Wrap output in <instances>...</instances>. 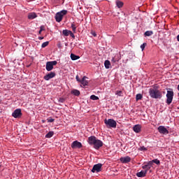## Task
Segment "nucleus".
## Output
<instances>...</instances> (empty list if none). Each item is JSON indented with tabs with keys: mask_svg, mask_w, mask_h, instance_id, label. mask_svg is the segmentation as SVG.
I'll return each mask as SVG.
<instances>
[{
	"mask_svg": "<svg viewBox=\"0 0 179 179\" xmlns=\"http://www.w3.org/2000/svg\"><path fill=\"white\" fill-rule=\"evenodd\" d=\"M87 142L90 145H94V148L99 150L103 145L101 140H99L94 136H91L88 138Z\"/></svg>",
	"mask_w": 179,
	"mask_h": 179,
	"instance_id": "f257e3e1",
	"label": "nucleus"
},
{
	"mask_svg": "<svg viewBox=\"0 0 179 179\" xmlns=\"http://www.w3.org/2000/svg\"><path fill=\"white\" fill-rule=\"evenodd\" d=\"M148 93L152 99H162L163 97L162 92L157 89L150 88Z\"/></svg>",
	"mask_w": 179,
	"mask_h": 179,
	"instance_id": "f03ea898",
	"label": "nucleus"
},
{
	"mask_svg": "<svg viewBox=\"0 0 179 179\" xmlns=\"http://www.w3.org/2000/svg\"><path fill=\"white\" fill-rule=\"evenodd\" d=\"M66 13H68V10H62L60 12H58L57 13H56V15H55L56 22H57L58 23H59L60 22H62V19L64 18V16L66 15Z\"/></svg>",
	"mask_w": 179,
	"mask_h": 179,
	"instance_id": "7ed1b4c3",
	"label": "nucleus"
},
{
	"mask_svg": "<svg viewBox=\"0 0 179 179\" xmlns=\"http://www.w3.org/2000/svg\"><path fill=\"white\" fill-rule=\"evenodd\" d=\"M104 123L106 125V128H117V122L113 119H105Z\"/></svg>",
	"mask_w": 179,
	"mask_h": 179,
	"instance_id": "20e7f679",
	"label": "nucleus"
},
{
	"mask_svg": "<svg viewBox=\"0 0 179 179\" xmlns=\"http://www.w3.org/2000/svg\"><path fill=\"white\" fill-rule=\"evenodd\" d=\"M174 98V92L173 91V90H168L166 92V104H168V106H170V104L171 103H173V99Z\"/></svg>",
	"mask_w": 179,
	"mask_h": 179,
	"instance_id": "39448f33",
	"label": "nucleus"
},
{
	"mask_svg": "<svg viewBox=\"0 0 179 179\" xmlns=\"http://www.w3.org/2000/svg\"><path fill=\"white\" fill-rule=\"evenodd\" d=\"M58 62L57 61L47 62H46V71L50 72L54 69V66L57 65Z\"/></svg>",
	"mask_w": 179,
	"mask_h": 179,
	"instance_id": "423d86ee",
	"label": "nucleus"
},
{
	"mask_svg": "<svg viewBox=\"0 0 179 179\" xmlns=\"http://www.w3.org/2000/svg\"><path fill=\"white\" fill-rule=\"evenodd\" d=\"M101 167H103V164L100 163L94 165L92 173H100L101 171Z\"/></svg>",
	"mask_w": 179,
	"mask_h": 179,
	"instance_id": "0eeeda50",
	"label": "nucleus"
},
{
	"mask_svg": "<svg viewBox=\"0 0 179 179\" xmlns=\"http://www.w3.org/2000/svg\"><path fill=\"white\" fill-rule=\"evenodd\" d=\"M83 147L82 143L75 141L71 143L72 149H80Z\"/></svg>",
	"mask_w": 179,
	"mask_h": 179,
	"instance_id": "6e6552de",
	"label": "nucleus"
},
{
	"mask_svg": "<svg viewBox=\"0 0 179 179\" xmlns=\"http://www.w3.org/2000/svg\"><path fill=\"white\" fill-rule=\"evenodd\" d=\"M12 116L14 118H20L22 117V110L21 109H16L12 113Z\"/></svg>",
	"mask_w": 179,
	"mask_h": 179,
	"instance_id": "1a4fd4ad",
	"label": "nucleus"
},
{
	"mask_svg": "<svg viewBox=\"0 0 179 179\" xmlns=\"http://www.w3.org/2000/svg\"><path fill=\"white\" fill-rule=\"evenodd\" d=\"M158 132H159V134H162L163 135L169 134V130H167L164 126H159L158 127Z\"/></svg>",
	"mask_w": 179,
	"mask_h": 179,
	"instance_id": "9d476101",
	"label": "nucleus"
},
{
	"mask_svg": "<svg viewBox=\"0 0 179 179\" xmlns=\"http://www.w3.org/2000/svg\"><path fill=\"white\" fill-rule=\"evenodd\" d=\"M55 72H50L46 74L44 77L43 79L45 80H50V79H52V78H55Z\"/></svg>",
	"mask_w": 179,
	"mask_h": 179,
	"instance_id": "9b49d317",
	"label": "nucleus"
},
{
	"mask_svg": "<svg viewBox=\"0 0 179 179\" xmlns=\"http://www.w3.org/2000/svg\"><path fill=\"white\" fill-rule=\"evenodd\" d=\"M120 162L124 164L129 163V162H131V158L129 156L123 157L120 158Z\"/></svg>",
	"mask_w": 179,
	"mask_h": 179,
	"instance_id": "f8f14e48",
	"label": "nucleus"
},
{
	"mask_svg": "<svg viewBox=\"0 0 179 179\" xmlns=\"http://www.w3.org/2000/svg\"><path fill=\"white\" fill-rule=\"evenodd\" d=\"M141 128L142 127L140 124H136L133 127V130L134 131V132H136V134H139V132H141Z\"/></svg>",
	"mask_w": 179,
	"mask_h": 179,
	"instance_id": "ddd939ff",
	"label": "nucleus"
},
{
	"mask_svg": "<svg viewBox=\"0 0 179 179\" xmlns=\"http://www.w3.org/2000/svg\"><path fill=\"white\" fill-rule=\"evenodd\" d=\"M36 17H37V14L36 13H28V19L29 20H33V19H36Z\"/></svg>",
	"mask_w": 179,
	"mask_h": 179,
	"instance_id": "4468645a",
	"label": "nucleus"
},
{
	"mask_svg": "<svg viewBox=\"0 0 179 179\" xmlns=\"http://www.w3.org/2000/svg\"><path fill=\"white\" fill-rule=\"evenodd\" d=\"M121 58H120V56L118 55H115V57H112L111 62L113 64H115L116 62H118Z\"/></svg>",
	"mask_w": 179,
	"mask_h": 179,
	"instance_id": "2eb2a0df",
	"label": "nucleus"
},
{
	"mask_svg": "<svg viewBox=\"0 0 179 179\" xmlns=\"http://www.w3.org/2000/svg\"><path fill=\"white\" fill-rule=\"evenodd\" d=\"M86 76H84L81 79V81H80V83H81V85H83L84 86H87V85H89V81L86 80Z\"/></svg>",
	"mask_w": 179,
	"mask_h": 179,
	"instance_id": "dca6fc26",
	"label": "nucleus"
},
{
	"mask_svg": "<svg viewBox=\"0 0 179 179\" xmlns=\"http://www.w3.org/2000/svg\"><path fill=\"white\" fill-rule=\"evenodd\" d=\"M146 174H148L146 173V171H141L137 173L136 176H137V177L142 178V177H146Z\"/></svg>",
	"mask_w": 179,
	"mask_h": 179,
	"instance_id": "f3484780",
	"label": "nucleus"
},
{
	"mask_svg": "<svg viewBox=\"0 0 179 179\" xmlns=\"http://www.w3.org/2000/svg\"><path fill=\"white\" fill-rule=\"evenodd\" d=\"M116 6H117V8H122V6H124V2H122L120 0H117Z\"/></svg>",
	"mask_w": 179,
	"mask_h": 179,
	"instance_id": "a211bd4d",
	"label": "nucleus"
},
{
	"mask_svg": "<svg viewBox=\"0 0 179 179\" xmlns=\"http://www.w3.org/2000/svg\"><path fill=\"white\" fill-rule=\"evenodd\" d=\"M71 58L72 61H76L77 59H79V58H80V57H79L73 53H71Z\"/></svg>",
	"mask_w": 179,
	"mask_h": 179,
	"instance_id": "6ab92c4d",
	"label": "nucleus"
},
{
	"mask_svg": "<svg viewBox=\"0 0 179 179\" xmlns=\"http://www.w3.org/2000/svg\"><path fill=\"white\" fill-rule=\"evenodd\" d=\"M104 66L106 69H110V66H111V62L109 60H106L104 62Z\"/></svg>",
	"mask_w": 179,
	"mask_h": 179,
	"instance_id": "aec40b11",
	"label": "nucleus"
},
{
	"mask_svg": "<svg viewBox=\"0 0 179 179\" xmlns=\"http://www.w3.org/2000/svg\"><path fill=\"white\" fill-rule=\"evenodd\" d=\"M71 94H74V96H80V91L78 90H73L71 91Z\"/></svg>",
	"mask_w": 179,
	"mask_h": 179,
	"instance_id": "412c9836",
	"label": "nucleus"
},
{
	"mask_svg": "<svg viewBox=\"0 0 179 179\" xmlns=\"http://www.w3.org/2000/svg\"><path fill=\"white\" fill-rule=\"evenodd\" d=\"M153 34V31H146L144 34V36L145 37H150V36H152Z\"/></svg>",
	"mask_w": 179,
	"mask_h": 179,
	"instance_id": "4be33fe9",
	"label": "nucleus"
},
{
	"mask_svg": "<svg viewBox=\"0 0 179 179\" xmlns=\"http://www.w3.org/2000/svg\"><path fill=\"white\" fill-rule=\"evenodd\" d=\"M62 33H63L64 36H66V37H68V36H69V34L71 33V31L68 30V29H64L62 31Z\"/></svg>",
	"mask_w": 179,
	"mask_h": 179,
	"instance_id": "5701e85b",
	"label": "nucleus"
},
{
	"mask_svg": "<svg viewBox=\"0 0 179 179\" xmlns=\"http://www.w3.org/2000/svg\"><path fill=\"white\" fill-rule=\"evenodd\" d=\"M143 96L142 95V94H137L136 96V101H139V100H142Z\"/></svg>",
	"mask_w": 179,
	"mask_h": 179,
	"instance_id": "b1692460",
	"label": "nucleus"
},
{
	"mask_svg": "<svg viewBox=\"0 0 179 179\" xmlns=\"http://www.w3.org/2000/svg\"><path fill=\"white\" fill-rule=\"evenodd\" d=\"M54 136V131H49L46 135L45 138H52Z\"/></svg>",
	"mask_w": 179,
	"mask_h": 179,
	"instance_id": "393cba45",
	"label": "nucleus"
},
{
	"mask_svg": "<svg viewBox=\"0 0 179 179\" xmlns=\"http://www.w3.org/2000/svg\"><path fill=\"white\" fill-rule=\"evenodd\" d=\"M143 169L148 173V171H149V170H150L151 168L147 164L146 165L143 166Z\"/></svg>",
	"mask_w": 179,
	"mask_h": 179,
	"instance_id": "a878e982",
	"label": "nucleus"
},
{
	"mask_svg": "<svg viewBox=\"0 0 179 179\" xmlns=\"http://www.w3.org/2000/svg\"><path fill=\"white\" fill-rule=\"evenodd\" d=\"M71 27L73 33H76V24L74 22H73L71 24Z\"/></svg>",
	"mask_w": 179,
	"mask_h": 179,
	"instance_id": "bb28decb",
	"label": "nucleus"
},
{
	"mask_svg": "<svg viewBox=\"0 0 179 179\" xmlns=\"http://www.w3.org/2000/svg\"><path fill=\"white\" fill-rule=\"evenodd\" d=\"M48 44H50L49 41L44 42L43 43H42L41 48H45V47H47V45H48Z\"/></svg>",
	"mask_w": 179,
	"mask_h": 179,
	"instance_id": "cd10ccee",
	"label": "nucleus"
},
{
	"mask_svg": "<svg viewBox=\"0 0 179 179\" xmlns=\"http://www.w3.org/2000/svg\"><path fill=\"white\" fill-rule=\"evenodd\" d=\"M152 162L157 164V166L160 165V161L157 159H152Z\"/></svg>",
	"mask_w": 179,
	"mask_h": 179,
	"instance_id": "c85d7f7f",
	"label": "nucleus"
},
{
	"mask_svg": "<svg viewBox=\"0 0 179 179\" xmlns=\"http://www.w3.org/2000/svg\"><path fill=\"white\" fill-rule=\"evenodd\" d=\"M90 99L91 100H99V96L96 95H91Z\"/></svg>",
	"mask_w": 179,
	"mask_h": 179,
	"instance_id": "c756f323",
	"label": "nucleus"
},
{
	"mask_svg": "<svg viewBox=\"0 0 179 179\" xmlns=\"http://www.w3.org/2000/svg\"><path fill=\"white\" fill-rule=\"evenodd\" d=\"M44 30H45V27L44 26H41L40 27V30H39V34H41V31H44Z\"/></svg>",
	"mask_w": 179,
	"mask_h": 179,
	"instance_id": "7c9ffc66",
	"label": "nucleus"
},
{
	"mask_svg": "<svg viewBox=\"0 0 179 179\" xmlns=\"http://www.w3.org/2000/svg\"><path fill=\"white\" fill-rule=\"evenodd\" d=\"M48 122H54L55 121V119L49 117L47 119Z\"/></svg>",
	"mask_w": 179,
	"mask_h": 179,
	"instance_id": "2f4dec72",
	"label": "nucleus"
},
{
	"mask_svg": "<svg viewBox=\"0 0 179 179\" xmlns=\"http://www.w3.org/2000/svg\"><path fill=\"white\" fill-rule=\"evenodd\" d=\"M115 94L121 96H122V91H116Z\"/></svg>",
	"mask_w": 179,
	"mask_h": 179,
	"instance_id": "473e14b6",
	"label": "nucleus"
},
{
	"mask_svg": "<svg viewBox=\"0 0 179 179\" xmlns=\"http://www.w3.org/2000/svg\"><path fill=\"white\" fill-rule=\"evenodd\" d=\"M146 43H143L141 45V48L142 50V51H143L145 50V47H146Z\"/></svg>",
	"mask_w": 179,
	"mask_h": 179,
	"instance_id": "72a5a7b5",
	"label": "nucleus"
},
{
	"mask_svg": "<svg viewBox=\"0 0 179 179\" xmlns=\"http://www.w3.org/2000/svg\"><path fill=\"white\" fill-rule=\"evenodd\" d=\"M139 150H148V148H146L145 146H141L140 147Z\"/></svg>",
	"mask_w": 179,
	"mask_h": 179,
	"instance_id": "f704fd0d",
	"label": "nucleus"
},
{
	"mask_svg": "<svg viewBox=\"0 0 179 179\" xmlns=\"http://www.w3.org/2000/svg\"><path fill=\"white\" fill-rule=\"evenodd\" d=\"M153 164V160L150 161L147 165H148L152 169V165Z\"/></svg>",
	"mask_w": 179,
	"mask_h": 179,
	"instance_id": "c9c22d12",
	"label": "nucleus"
},
{
	"mask_svg": "<svg viewBox=\"0 0 179 179\" xmlns=\"http://www.w3.org/2000/svg\"><path fill=\"white\" fill-rule=\"evenodd\" d=\"M69 36H71V37H72V38H74V39H75V34H73V33L71 32V31H70Z\"/></svg>",
	"mask_w": 179,
	"mask_h": 179,
	"instance_id": "e433bc0d",
	"label": "nucleus"
},
{
	"mask_svg": "<svg viewBox=\"0 0 179 179\" xmlns=\"http://www.w3.org/2000/svg\"><path fill=\"white\" fill-rule=\"evenodd\" d=\"M65 101V99L64 98H59V103H64Z\"/></svg>",
	"mask_w": 179,
	"mask_h": 179,
	"instance_id": "4c0bfd02",
	"label": "nucleus"
},
{
	"mask_svg": "<svg viewBox=\"0 0 179 179\" xmlns=\"http://www.w3.org/2000/svg\"><path fill=\"white\" fill-rule=\"evenodd\" d=\"M76 79L77 82L80 83L81 80H80V78H79V76H76Z\"/></svg>",
	"mask_w": 179,
	"mask_h": 179,
	"instance_id": "58836bf2",
	"label": "nucleus"
},
{
	"mask_svg": "<svg viewBox=\"0 0 179 179\" xmlns=\"http://www.w3.org/2000/svg\"><path fill=\"white\" fill-rule=\"evenodd\" d=\"M38 40H44V37H43V36H39V37H38Z\"/></svg>",
	"mask_w": 179,
	"mask_h": 179,
	"instance_id": "ea45409f",
	"label": "nucleus"
},
{
	"mask_svg": "<svg viewBox=\"0 0 179 179\" xmlns=\"http://www.w3.org/2000/svg\"><path fill=\"white\" fill-rule=\"evenodd\" d=\"M92 35H93L94 37H96V36H97V34H96L95 32L92 33Z\"/></svg>",
	"mask_w": 179,
	"mask_h": 179,
	"instance_id": "a19ab883",
	"label": "nucleus"
},
{
	"mask_svg": "<svg viewBox=\"0 0 179 179\" xmlns=\"http://www.w3.org/2000/svg\"><path fill=\"white\" fill-rule=\"evenodd\" d=\"M176 38H177V41L179 42V34L177 36Z\"/></svg>",
	"mask_w": 179,
	"mask_h": 179,
	"instance_id": "79ce46f5",
	"label": "nucleus"
},
{
	"mask_svg": "<svg viewBox=\"0 0 179 179\" xmlns=\"http://www.w3.org/2000/svg\"><path fill=\"white\" fill-rule=\"evenodd\" d=\"M42 122L44 124V122H45V120H42Z\"/></svg>",
	"mask_w": 179,
	"mask_h": 179,
	"instance_id": "37998d69",
	"label": "nucleus"
},
{
	"mask_svg": "<svg viewBox=\"0 0 179 179\" xmlns=\"http://www.w3.org/2000/svg\"><path fill=\"white\" fill-rule=\"evenodd\" d=\"M178 92H179V85H178Z\"/></svg>",
	"mask_w": 179,
	"mask_h": 179,
	"instance_id": "c03bdc74",
	"label": "nucleus"
},
{
	"mask_svg": "<svg viewBox=\"0 0 179 179\" xmlns=\"http://www.w3.org/2000/svg\"><path fill=\"white\" fill-rule=\"evenodd\" d=\"M1 167H2V165H0V169H1Z\"/></svg>",
	"mask_w": 179,
	"mask_h": 179,
	"instance_id": "a18cd8bd",
	"label": "nucleus"
},
{
	"mask_svg": "<svg viewBox=\"0 0 179 179\" xmlns=\"http://www.w3.org/2000/svg\"><path fill=\"white\" fill-rule=\"evenodd\" d=\"M178 96H179V92H178Z\"/></svg>",
	"mask_w": 179,
	"mask_h": 179,
	"instance_id": "49530a36",
	"label": "nucleus"
}]
</instances>
